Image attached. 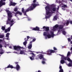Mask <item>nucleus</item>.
<instances>
[{
    "label": "nucleus",
    "instance_id": "nucleus-13",
    "mask_svg": "<svg viewBox=\"0 0 72 72\" xmlns=\"http://www.w3.org/2000/svg\"><path fill=\"white\" fill-rule=\"evenodd\" d=\"M39 4L33 3L32 4V6H33V8L34 9L35 8H36L37 6H39Z\"/></svg>",
    "mask_w": 72,
    "mask_h": 72
},
{
    "label": "nucleus",
    "instance_id": "nucleus-1",
    "mask_svg": "<svg viewBox=\"0 0 72 72\" xmlns=\"http://www.w3.org/2000/svg\"><path fill=\"white\" fill-rule=\"evenodd\" d=\"M55 52V51L54 50H49L46 52H44L43 54H47L48 55H52V53H54Z\"/></svg>",
    "mask_w": 72,
    "mask_h": 72
},
{
    "label": "nucleus",
    "instance_id": "nucleus-5",
    "mask_svg": "<svg viewBox=\"0 0 72 72\" xmlns=\"http://www.w3.org/2000/svg\"><path fill=\"white\" fill-rule=\"evenodd\" d=\"M33 9H34V8H33L32 6H31L30 7L27 9L26 10V12H28L29 11H32V10H33Z\"/></svg>",
    "mask_w": 72,
    "mask_h": 72
},
{
    "label": "nucleus",
    "instance_id": "nucleus-40",
    "mask_svg": "<svg viewBox=\"0 0 72 72\" xmlns=\"http://www.w3.org/2000/svg\"><path fill=\"white\" fill-rule=\"evenodd\" d=\"M7 30L8 32H9L10 31V27H9L8 28H7Z\"/></svg>",
    "mask_w": 72,
    "mask_h": 72
},
{
    "label": "nucleus",
    "instance_id": "nucleus-22",
    "mask_svg": "<svg viewBox=\"0 0 72 72\" xmlns=\"http://www.w3.org/2000/svg\"><path fill=\"white\" fill-rule=\"evenodd\" d=\"M50 11L48 10L47 11H46V15H49V14H50L51 13V12H50V11Z\"/></svg>",
    "mask_w": 72,
    "mask_h": 72
},
{
    "label": "nucleus",
    "instance_id": "nucleus-24",
    "mask_svg": "<svg viewBox=\"0 0 72 72\" xmlns=\"http://www.w3.org/2000/svg\"><path fill=\"white\" fill-rule=\"evenodd\" d=\"M32 44H29L28 46V48L29 49H31L32 48Z\"/></svg>",
    "mask_w": 72,
    "mask_h": 72
},
{
    "label": "nucleus",
    "instance_id": "nucleus-2",
    "mask_svg": "<svg viewBox=\"0 0 72 72\" xmlns=\"http://www.w3.org/2000/svg\"><path fill=\"white\" fill-rule=\"evenodd\" d=\"M15 21V19H13L11 21V18H8V20H7L6 24H10L12 23L13 22H14V21Z\"/></svg>",
    "mask_w": 72,
    "mask_h": 72
},
{
    "label": "nucleus",
    "instance_id": "nucleus-61",
    "mask_svg": "<svg viewBox=\"0 0 72 72\" xmlns=\"http://www.w3.org/2000/svg\"><path fill=\"white\" fill-rule=\"evenodd\" d=\"M30 36H27V39H30Z\"/></svg>",
    "mask_w": 72,
    "mask_h": 72
},
{
    "label": "nucleus",
    "instance_id": "nucleus-47",
    "mask_svg": "<svg viewBox=\"0 0 72 72\" xmlns=\"http://www.w3.org/2000/svg\"><path fill=\"white\" fill-rule=\"evenodd\" d=\"M42 60L43 61H46V60L45 59L44 57L42 58Z\"/></svg>",
    "mask_w": 72,
    "mask_h": 72
},
{
    "label": "nucleus",
    "instance_id": "nucleus-15",
    "mask_svg": "<svg viewBox=\"0 0 72 72\" xmlns=\"http://www.w3.org/2000/svg\"><path fill=\"white\" fill-rule=\"evenodd\" d=\"M6 68H11V69L12 68H14V67H13V65H10V64H9V65L7 66Z\"/></svg>",
    "mask_w": 72,
    "mask_h": 72
},
{
    "label": "nucleus",
    "instance_id": "nucleus-32",
    "mask_svg": "<svg viewBox=\"0 0 72 72\" xmlns=\"http://www.w3.org/2000/svg\"><path fill=\"white\" fill-rule=\"evenodd\" d=\"M47 36L48 37V39H50V38H51V35H50V34H48L47 35Z\"/></svg>",
    "mask_w": 72,
    "mask_h": 72
},
{
    "label": "nucleus",
    "instance_id": "nucleus-30",
    "mask_svg": "<svg viewBox=\"0 0 72 72\" xmlns=\"http://www.w3.org/2000/svg\"><path fill=\"white\" fill-rule=\"evenodd\" d=\"M62 33L64 35H66V32L64 30L63 31Z\"/></svg>",
    "mask_w": 72,
    "mask_h": 72
},
{
    "label": "nucleus",
    "instance_id": "nucleus-48",
    "mask_svg": "<svg viewBox=\"0 0 72 72\" xmlns=\"http://www.w3.org/2000/svg\"><path fill=\"white\" fill-rule=\"evenodd\" d=\"M53 50H57V48H56L55 47H53Z\"/></svg>",
    "mask_w": 72,
    "mask_h": 72
},
{
    "label": "nucleus",
    "instance_id": "nucleus-21",
    "mask_svg": "<svg viewBox=\"0 0 72 72\" xmlns=\"http://www.w3.org/2000/svg\"><path fill=\"white\" fill-rule=\"evenodd\" d=\"M31 54H32V55H32V58H35V57H36L35 55L33 53H32Z\"/></svg>",
    "mask_w": 72,
    "mask_h": 72
},
{
    "label": "nucleus",
    "instance_id": "nucleus-41",
    "mask_svg": "<svg viewBox=\"0 0 72 72\" xmlns=\"http://www.w3.org/2000/svg\"><path fill=\"white\" fill-rule=\"evenodd\" d=\"M53 19H55V20H57V16H55L54 17Z\"/></svg>",
    "mask_w": 72,
    "mask_h": 72
},
{
    "label": "nucleus",
    "instance_id": "nucleus-14",
    "mask_svg": "<svg viewBox=\"0 0 72 72\" xmlns=\"http://www.w3.org/2000/svg\"><path fill=\"white\" fill-rule=\"evenodd\" d=\"M22 13H24V15H26V13L27 12L26 11V10L25 11H24V8H22Z\"/></svg>",
    "mask_w": 72,
    "mask_h": 72
},
{
    "label": "nucleus",
    "instance_id": "nucleus-29",
    "mask_svg": "<svg viewBox=\"0 0 72 72\" xmlns=\"http://www.w3.org/2000/svg\"><path fill=\"white\" fill-rule=\"evenodd\" d=\"M9 35H10V33H7L6 34V37H9Z\"/></svg>",
    "mask_w": 72,
    "mask_h": 72
},
{
    "label": "nucleus",
    "instance_id": "nucleus-39",
    "mask_svg": "<svg viewBox=\"0 0 72 72\" xmlns=\"http://www.w3.org/2000/svg\"><path fill=\"white\" fill-rule=\"evenodd\" d=\"M1 28L2 30H5V27L4 26H2Z\"/></svg>",
    "mask_w": 72,
    "mask_h": 72
},
{
    "label": "nucleus",
    "instance_id": "nucleus-16",
    "mask_svg": "<svg viewBox=\"0 0 72 72\" xmlns=\"http://www.w3.org/2000/svg\"><path fill=\"white\" fill-rule=\"evenodd\" d=\"M16 3H13L12 2H11L10 3V4L9 5L10 6H15V5H16Z\"/></svg>",
    "mask_w": 72,
    "mask_h": 72
},
{
    "label": "nucleus",
    "instance_id": "nucleus-11",
    "mask_svg": "<svg viewBox=\"0 0 72 72\" xmlns=\"http://www.w3.org/2000/svg\"><path fill=\"white\" fill-rule=\"evenodd\" d=\"M33 31H40V28L37 26H36L35 28H34L32 29Z\"/></svg>",
    "mask_w": 72,
    "mask_h": 72
},
{
    "label": "nucleus",
    "instance_id": "nucleus-18",
    "mask_svg": "<svg viewBox=\"0 0 72 72\" xmlns=\"http://www.w3.org/2000/svg\"><path fill=\"white\" fill-rule=\"evenodd\" d=\"M63 25H60L58 26V28L60 30H62L63 28Z\"/></svg>",
    "mask_w": 72,
    "mask_h": 72
},
{
    "label": "nucleus",
    "instance_id": "nucleus-7",
    "mask_svg": "<svg viewBox=\"0 0 72 72\" xmlns=\"http://www.w3.org/2000/svg\"><path fill=\"white\" fill-rule=\"evenodd\" d=\"M5 2H3V0H1L0 1V8L3 5H5Z\"/></svg>",
    "mask_w": 72,
    "mask_h": 72
},
{
    "label": "nucleus",
    "instance_id": "nucleus-38",
    "mask_svg": "<svg viewBox=\"0 0 72 72\" xmlns=\"http://www.w3.org/2000/svg\"><path fill=\"white\" fill-rule=\"evenodd\" d=\"M70 54H71V53H70V52H68L67 54V57H68V56H69Z\"/></svg>",
    "mask_w": 72,
    "mask_h": 72
},
{
    "label": "nucleus",
    "instance_id": "nucleus-64",
    "mask_svg": "<svg viewBox=\"0 0 72 72\" xmlns=\"http://www.w3.org/2000/svg\"><path fill=\"white\" fill-rule=\"evenodd\" d=\"M39 58H39H38V57L35 58V59H36V60H37V59H38Z\"/></svg>",
    "mask_w": 72,
    "mask_h": 72
},
{
    "label": "nucleus",
    "instance_id": "nucleus-56",
    "mask_svg": "<svg viewBox=\"0 0 72 72\" xmlns=\"http://www.w3.org/2000/svg\"><path fill=\"white\" fill-rule=\"evenodd\" d=\"M15 64H17H17H18V63H19V62H15Z\"/></svg>",
    "mask_w": 72,
    "mask_h": 72
},
{
    "label": "nucleus",
    "instance_id": "nucleus-9",
    "mask_svg": "<svg viewBox=\"0 0 72 72\" xmlns=\"http://www.w3.org/2000/svg\"><path fill=\"white\" fill-rule=\"evenodd\" d=\"M59 27V25L58 24H57L55 25L54 26H53V31H55V30H56L57 28H58Z\"/></svg>",
    "mask_w": 72,
    "mask_h": 72
},
{
    "label": "nucleus",
    "instance_id": "nucleus-10",
    "mask_svg": "<svg viewBox=\"0 0 72 72\" xmlns=\"http://www.w3.org/2000/svg\"><path fill=\"white\" fill-rule=\"evenodd\" d=\"M42 28L43 29H45V31H46V32H48L49 31V27L48 26L46 27L44 26Z\"/></svg>",
    "mask_w": 72,
    "mask_h": 72
},
{
    "label": "nucleus",
    "instance_id": "nucleus-20",
    "mask_svg": "<svg viewBox=\"0 0 72 72\" xmlns=\"http://www.w3.org/2000/svg\"><path fill=\"white\" fill-rule=\"evenodd\" d=\"M68 41H69V42H70L71 44H72V41H71V39L69 38H68ZM71 46H72V45Z\"/></svg>",
    "mask_w": 72,
    "mask_h": 72
},
{
    "label": "nucleus",
    "instance_id": "nucleus-57",
    "mask_svg": "<svg viewBox=\"0 0 72 72\" xmlns=\"http://www.w3.org/2000/svg\"><path fill=\"white\" fill-rule=\"evenodd\" d=\"M46 18H50V15H48L46 17Z\"/></svg>",
    "mask_w": 72,
    "mask_h": 72
},
{
    "label": "nucleus",
    "instance_id": "nucleus-19",
    "mask_svg": "<svg viewBox=\"0 0 72 72\" xmlns=\"http://www.w3.org/2000/svg\"><path fill=\"white\" fill-rule=\"evenodd\" d=\"M44 58V56H43L41 54L39 55V58L40 59H42V58Z\"/></svg>",
    "mask_w": 72,
    "mask_h": 72
},
{
    "label": "nucleus",
    "instance_id": "nucleus-60",
    "mask_svg": "<svg viewBox=\"0 0 72 72\" xmlns=\"http://www.w3.org/2000/svg\"><path fill=\"white\" fill-rule=\"evenodd\" d=\"M32 41H31L30 42V45H32Z\"/></svg>",
    "mask_w": 72,
    "mask_h": 72
},
{
    "label": "nucleus",
    "instance_id": "nucleus-43",
    "mask_svg": "<svg viewBox=\"0 0 72 72\" xmlns=\"http://www.w3.org/2000/svg\"><path fill=\"white\" fill-rule=\"evenodd\" d=\"M27 39V38H25V39H24V40H25V42H27V41H28V39Z\"/></svg>",
    "mask_w": 72,
    "mask_h": 72
},
{
    "label": "nucleus",
    "instance_id": "nucleus-50",
    "mask_svg": "<svg viewBox=\"0 0 72 72\" xmlns=\"http://www.w3.org/2000/svg\"><path fill=\"white\" fill-rule=\"evenodd\" d=\"M36 41V38H33V42H34V41Z\"/></svg>",
    "mask_w": 72,
    "mask_h": 72
},
{
    "label": "nucleus",
    "instance_id": "nucleus-62",
    "mask_svg": "<svg viewBox=\"0 0 72 72\" xmlns=\"http://www.w3.org/2000/svg\"><path fill=\"white\" fill-rule=\"evenodd\" d=\"M69 22H70V24H72V21H69Z\"/></svg>",
    "mask_w": 72,
    "mask_h": 72
},
{
    "label": "nucleus",
    "instance_id": "nucleus-25",
    "mask_svg": "<svg viewBox=\"0 0 72 72\" xmlns=\"http://www.w3.org/2000/svg\"><path fill=\"white\" fill-rule=\"evenodd\" d=\"M51 36L53 38L54 37V32H51Z\"/></svg>",
    "mask_w": 72,
    "mask_h": 72
},
{
    "label": "nucleus",
    "instance_id": "nucleus-49",
    "mask_svg": "<svg viewBox=\"0 0 72 72\" xmlns=\"http://www.w3.org/2000/svg\"><path fill=\"white\" fill-rule=\"evenodd\" d=\"M14 23H11L10 24V27H12V25H13V24H14Z\"/></svg>",
    "mask_w": 72,
    "mask_h": 72
},
{
    "label": "nucleus",
    "instance_id": "nucleus-54",
    "mask_svg": "<svg viewBox=\"0 0 72 72\" xmlns=\"http://www.w3.org/2000/svg\"><path fill=\"white\" fill-rule=\"evenodd\" d=\"M62 68V66H59V69H63Z\"/></svg>",
    "mask_w": 72,
    "mask_h": 72
},
{
    "label": "nucleus",
    "instance_id": "nucleus-63",
    "mask_svg": "<svg viewBox=\"0 0 72 72\" xmlns=\"http://www.w3.org/2000/svg\"><path fill=\"white\" fill-rule=\"evenodd\" d=\"M2 47H3V46L1 44L0 45V48H1Z\"/></svg>",
    "mask_w": 72,
    "mask_h": 72
},
{
    "label": "nucleus",
    "instance_id": "nucleus-44",
    "mask_svg": "<svg viewBox=\"0 0 72 72\" xmlns=\"http://www.w3.org/2000/svg\"><path fill=\"white\" fill-rule=\"evenodd\" d=\"M30 59H31V60H32L34 59V58H32V57H30Z\"/></svg>",
    "mask_w": 72,
    "mask_h": 72
},
{
    "label": "nucleus",
    "instance_id": "nucleus-27",
    "mask_svg": "<svg viewBox=\"0 0 72 72\" xmlns=\"http://www.w3.org/2000/svg\"><path fill=\"white\" fill-rule=\"evenodd\" d=\"M20 54H24V51L21 50L20 51Z\"/></svg>",
    "mask_w": 72,
    "mask_h": 72
},
{
    "label": "nucleus",
    "instance_id": "nucleus-58",
    "mask_svg": "<svg viewBox=\"0 0 72 72\" xmlns=\"http://www.w3.org/2000/svg\"><path fill=\"white\" fill-rule=\"evenodd\" d=\"M42 64H45V61H42Z\"/></svg>",
    "mask_w": 72,
    "mask_h": 72
},
{
    "label": "nucleus",
    "instance_id": "nucleus-31",
    "mask_svg": "<svg viewBox=\"0 0 72 72\" xmlns=\"http://www.w3.org/2000/svg\"><path fill=\"white\" fill-rule=\"evenodd\" d=\"M69 23V20H68L66 23V26H68Z\"/></svg>",
    "mask_w": 72,
    "mask_h": 72
},
{
    "label": "nucleus",
    "instance_id": "nucleus-42",
    "mask_svg": "<svg viewBox=\"0 0 72 72\" xmlns=\"http://www.w3.org/2000/svg\"><path fill=\"white\" fill-rule=\"evenodd\" d=\"M17 10H18V8H15L14 10V11L15 12H17Z\"/></svg>",
    "mask_w": 72,
    "mask_h": 72
},
{
    "label": "nucleus",
    "instance_id": "nucleus-4",
    "mask_svg": "<svg viewBox=\"0 0 72 72\" xmlns=\"http://www.w3.org/2000/svg\"><path fill=\"white\" fill-rule=\"evenodd\" d=\"M14 48L15 50H17V51H19V50H21V49L22 48L20 46H14Z\"/></svg>",
    "mask_w": 72,
    "mask_h": 72
},
{
    "label": "nucleus",
    "instance_id": "nucleus-35",
    "mask_svg": "<svg viewBox=\"0 0 72 72\" xmlns=\"http://www.w3.org/2000/svg\"><path fill=\"white\" fill-rule=\"evenodd\" d=\"M52 10L53 12H55V11H56V8L53 7L52 8Z\"/></svg>",
    "mask_w": 72,
    "mask_h": 72
},
{
    "label": "nucleus",
    "instance_id": "nucleus-36",
    "mask_svg": "<svg viewBox=\"0 0 72 72\" xmlns=\"http://www.w3.org/2000/svg\"><path fill=\"white\" fill-rule=\"evenodd\" d=\"M67 60L68 62H71V60L70 59V58L69 57H68L67 59Z\"/></svg>",
    "mask_w": 72,
    "mask_h": 72
},
{
    "label": "nucleus",
    "instance_id": "nucleus-53",
    "mask_svg": "<svg viewBox=\"0 0 72 72\" xmlns=\"http://www.w3.org/2000/svg\"><path fill=\"white\" fill-rule=\"evenodd\" d=\"M64 60H66L67 59V57H64Z\"/></svg>",
    "mask_w": 72,
    "mask_h": 72
},
{
    "label": "nucleus",
    "instance_id": "nucleus-55",
    "mask_svg": "<svg viewBox=\"0 0 72 72\" xmlns=\"http://www.w3.org/2000/svg\"><path fill=\"white\" fill-rule=\"evenodd\" d=\"M37 1L36 0H34L33 1V3H36Z\"/></svg>",
    "mask_w": 72,
    "mask_h": 72
},
{
    "label": "nucleus",
    "instance_id": "nucleus-52",
    "mask_svg": "<svg viewBox=\"0 0 72 72\" xmlns=\"http://www.w3.org/2000/svg\"><path fill=\"white\" fill-rule=\"evenodd\" d=\"M28 19V21H31V19L30 18H29V17L27 18Z\"/></svg>",
    "mask_w": 72,
    "mask_h": 72
},
{
    "label": "nucleus",
    "instance_id": "nucleus-51",
    "mask_svg": "<svg viewBox=\"0 0 72 72\" xmlns=\"http://www.w3.org/2000/svg\"><path fill=\"white\" fill-rule=\"evenodd\" d=\"M8 32V30L7 29H6L5 30V33H7Z\"/></svg>",
    "mask_w": 72,
    "mask_h": 72
},
{
    "label": "nucleus",
    "instance_id": "nucleus-46",
    "mask_svg": "<svg viewBox=\"0 0 72 72\" xmlns=\"http://www.w3.org/2000/svg\"><path fill=\"white\" fill-rule=\"evenodd\" d=\"M27 42H23V44L25 46H26V44H27Z\"/></svg>",
    "mask_w": 72,
    "mask_h": 72
},
{
    "label": "nucleus",
    "instance_id": "nucleus-8",
    "mask_svg": "<svg viewBox=\"0 0 72 72\" xmlns=\"http://www.w3.org/2000/svg\"><path fill=\"white\" fill-rule=\"evenodd\" d=\"M45 9L47 12L48 10H49V11L52 12V10H51V8L49 7V6L47 5L46 7H45Z\"/></svg>",
    "mask_w": 72,
    "mask_h": 72
},
{
    "label": "nucleus",
    "instance_id": "nucleus-23",
    "mask_svg": "<svg viewBox=\"0 0 72 72\" xmlns=\"http://www.w3.org/2000/svg\"><path fill=\"white\" fill-rule=\"evenodd\" d=\"M43 35L45 36H47V35H48V32H44L43 33Z\"/></svg>",
    "mask_w": 72,
    "mask_h": 72
},
{
    "label": "nucleus",
    "instance_id": "nucleus-59",
    "mask_svg": "<svg viewBox=\"0 0 72 72\" xmlns=\"http://www.w3.org/2000/svg\"><path fill=\"white\" fill-rule=\"evenodd\" d=\"M63 1L64 2V3H67V0H63Z\"/></svg>",
    "mask_w": 72,
    "mask_h": 72
},
{
    "label": "nucleus",
    "instance_id": "nucleus-3",
    "mask_svg": "<svg viewBox=\"0 0 72 72\" xmlns=\"http://www.w3.org/2000/svg\"><path fill=\"white\" fill-rule=\"evenodd\" d=\"M5 11L7 13L8 17V18H11L13 17V16L12 15V13L11 12H10L9 10H6Z\"/></svg>",
    "mask_w": 72,
    "mask_h": 72
},
{
    "label": "nucleus",
    "instance_id": "nucleus-28",
    "mask_svg": "<svg viewBox=\"0 0 72 72\" xmlns=\"http://www.w3.org/2000/svg\"><path fill=\"white\" fill-rule=\"evenodd\" d=\"M60 62L61 64H64V63H65V61H64V60H61Z\"/></svg>",
    "mask_w": 72,
    "mask_h": 72
},
{
    "label": "nucleus",
    "instance_id": "nucleus-37",
    "mask_svg": "<svg viewBox=\"0 0 72 72\" xmlns=\"http://www.w3.org/2000/svg\"><path fill=\"white\" fill-rule=\"evenodd\" d=\"M4 37V35H0V38L1 39H2L3 38V37Z\"/></svg>",
    "mask_w": 72,
    "mask_h": 72
},
{
    "label": "nucleus",
    "instance_id": "nucleus-45",
    "mask_svg": "<svg viewBox=\"0 0 72 72\" xmlns=\"http://www.w3.org/2000/svg\"><path fill=\"white\" fill-rule=\"evenodd\" d=\"M59 72H63V69H60L59 71Z\"/></svg>",
    "mask_w": 72,
    "mask_h": 72
},
{
    "label": "nucleus",
    "instance_id": "nucleus-33",
    "mask_svg": "<svg viewBox=\"0 0 72 72\" xmlns=\"http://www.w3.org/2000/svg\"><path fill=\"white\" fill-rule=\"evenodd\" d=\"M67 7V6L66 4H64L63 6H62V8H66Z\"/></svg>",
    "mask_w": 72,
    "mask_h": 72
},
{
    "label": "nucleus",
    "instance_id": "nucleus-6",
    "mask_svg": "<svg viewBox=\"0 0 72 72\" xmlns=\"http://www.w3.org/2000/svg\"><path fill=\"white\" fill-rule=\"evenodd\" d=\"M14 14H15V17H17V14H18L20 15H22V12H21L19 11H17L16 12H14Z\"/></svg>",
    "mask_w": 72,
    "mask_h": 72
},
{
    "label": "nucleus",
    "instance_id": "nucleus-26",
    "mask_svg": "<svg viewBox=\"0 0 72 72\" xmlns=\"http://www.w3.org/2000/svg\"><path fill=\"white\" fill-rule=\"evenodd\" d=\"M3 53H4V51L2 49L1 50V51H0V54H3Z\"/></svg>",
    "mask_w": 72,
    "mask_h": 72
},
{
    "label": "nucleus",
    "instance_id": "nucleus-17",
    "mask_svg": "<svg viewBox=\"0 0 72 72\" xmlns=\"http://www.w3.org/2000/svg\"><path fill=\"white\" fill-rule=\"evenodd\" d=\"M66 65L69 67H72V61L69 63L68 64H67Z\"/></svg>",
    "mask_w": 72,
    "mask_h": 72
},
{
    "label": "nucleus",
    "instance_id": "nucleus-12",
    "mask_svg": "<svg viewBox=\"0 0 72 72\" xmlns=\"http://www.w3.org/2000/svg\"><path fill=\"white\" fill-rule=\"evenodd\" d=\"M14 68H14V69H16V70H17V71H18L19 70H20V66H19L18 64L16 65V67H14Z\"/></svg>",
    "mask_w": 72,
    "mask_h": 72
},
{
    "label": "nucleus",
    "instance_id": "nucleus-34",
    "mask_svg": "<svg viewBox=\"0 0 72 72\" xmlns=\"http://www.w3.org/2000/svg\"><path fill=\"white\" fill-rule=\"evenodd\" d=\"M59 55H60V56H62L61 59H64V57H65L64 56V55H61L60 54Z\"/></svg>",
    "mask_w": 72,
    "mask_h": 72
}]
</instances>
